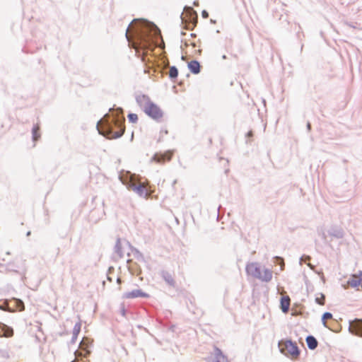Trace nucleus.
<instances>
[{"instance_id":"nucleus-37","label":"nucleus","mask_w":362,"mask_h":362,"mask_svg":"<svg viewBox=\"0 0 362 362\" xmlns=\"http://www.w3.org/2000/svg\"><path fill=\"white\" fill-rule=\"evenodd\" d=\"M253 136V132L252 131H250L247 134V137H252Z\"/></svg>"},{"instance_id":"nucleus-25","label":"nucleus","mask_w":362,"mask_h":362,"mask_svg":"<svg viewBox=\"0 0 362 362\" xmlns=\"http://www.w3.org/2000/svg\"><path fill=\"white\" fill-rule=\"evenodd\" d=\"M134 257L139 262H144V255L140 252L138 250L134 249L133 250Z\"/></svg>"},{"instance_id":"nucleus-20","label":"nucleus","mask_w":362,"mask_h":362,"mask_svg":"<svg viewBox=\"0 0 362 362\" xmlns=\"http://www.w3.org/2000/svg\"><path fill=\"white\" fill-rule=\"evenodd\" d=\"M305 340H306L308 347L310 350H315L317 347L318 341L316 339V338L315 337H313V335L308 336L306 337Z\"/></svg>"},{"instance_id":"nucleus-34","label":"nucleus","mask_w":362,"mask_h":362,"mask_svg":"<svg viewBox=\"0 0 362 362\" xmlns=\"http://www.w3.org/2000/svg\"><path fill=\"white\" fill-rule=\"evenodd\" d=\"M298 30L297 32L296 35H297V37L300 40V34H302L303 36H304V35H303V32L301 31L300 26L299 25H298Z\"/></svg>"},{"instance_id":"nucleus-5","label":"nucleus","mask_w":362,"mask_h":362,"mask_svg":"<svg viewBox=\"0 0 362 362\" xmlns=\"http://www.w3.org/2000/svg\"><path fill=\"white\" fill-rule=\"evenodd\" d=\"M279 347L281 352L293 360L298 358L300 351L297 344L291 339L281 340L279 342Z\"/></svg>"},{"instance_id":"nucleus-30","label":"nucleus","mask_w":362,"mask_h":362,"mask_svg":"<svg viewBox=\"0 0 362 362\" xmlns=\"http://www.w3.org/2000/svg\"><path fill=\"white\" fill-rule=\"evenodd\" d=\"M115 272V268L113 267H110L107 269V279L112 282V279L111 277V274H112Z\"/></svg>"},{"instance_id":"nucleus-15","label":"nucleus","mask_w":362,"mask_h":362,"mask_svg":"<svg viewBox=\"0 0 362 362\" xmlns=\"http://www.w3.org/2000/svg\"><path fill=\"white\" fill-rule=\"evenodd\" d=\"M160 276L168 285L172 287H175L176 282L173 275L170 272L165 270H163L160 272Z\"/></svg>"},{"instance_id":"nucleus-29","label":"nucleus","mask_w":362,"mask_h":362,"mask_svg":"<svg viewBox=\"0 0 362 362\" xmlns=\"http://www.w3.org/2000/svg\"><path fill=\"white\" fill-rule=\"evenodd\" d=\"M315 302L320 305H325V296L324 294H321V296L320 297H316L315 298Z\"/></svg>"},{"instance_id":"nucleus-11","label":"nucleus","mask_w":362,"mask_h":362,"mask_svg":"<svg viewBox=\"0 0 362 362\" xmlns=\"http://www.w3.org/2000/svg\"><path fill=\"white\" fill-rule=\"evenodd\" d=\"M327 233L329 235L337 238L341 239L344 237V230L339 226H332L328 230Z\"/></svg>"},{"instance_id":"nucleus-27","label":"nucleus","mask_w":362,"mask_h":362,"mask_svg":"<svg viewBox=\"0 0 362 362\" xmlns=\"http://www.w3.org/2000/svg\"><path fill=\"white\" fill-rule=\"evenodd\" d=\"M81 322H77L76 323V325H74V329H73V335H78L80 332H81Z\"/></svg>"},{"instance_id":"nucleus-28","label":"nucleus","mask_w":362,"mask_h":362,"mask_svg":"<svg viewBox=\"0 0 362 362\" xmlns=\"http://www.w3.org/2000/svg\"><path fill=\"white\" fill-rule=\"evenodd\" d=\"M129 121L132 123H136L138 121V116L134 113H129L128 115Z\"/></svg>"},{"instance_id":"nucleus-24","label":"nucleus","mask_w":362,"mask_h":362,"mask_svg":"<svg viewBox=\"0 0 362 362\" xmlns=\"http://www.w3.org/2000/svg\"><path fill=\"white\" fill-rule=\"evenodd\" d=\"M274 263L276 264H279L281 266V271H283L285 267L284 258L281 257L276 256L274 257Z\"/></svg>"},{"instance_id":"nucleus-18","label":"nucleus","mask_w":362,"mask_h":362,"mask_svg":"<svg viewBox=\"0 0 362 362\" xmlns=\"http://www.w3.org/2000/svg\"><path fill=\"white\" fill-rule=\"evenodd\" d=\"M115 255H117V259H121L124 256V252L122 247L121 239L118 238L114 248Z\"/></svg>"},{"instance_id":"nucleus-2","label":"nucleus","mask_w":362,"mask_h":362,"mask_svg":"<svg viewBox=\"0 0 362 362\" xmlns=\"http://www.w3.org/2000/svg\"><path fill=\"white\" fill-rule=\"evenodd\" d=\"M125 118L123 110L117 108L112 116L105 115L104 119L97 123V129L100 134L109 139L120 138L125 132Z\"/></svg>"},{"instance_id":"nucleus-35","label":"nucleus","mask_w":362,"mask_h":362,"mask_svg":"<svg viewBox=\"0 0 362 362\" xmlns=\"http://www.w3.org/2000/svg\"><path fill=\"white\" fill-rule=\"evenodd\" d=\"M202 17L204 18H209V13L206 10H204L202 12Z\"/></svg>"},{"instance_id":"nucleus-43","label":"nucleus","mask_w":362,"mask_h":362,"mask_svg":"<svg viewBox=\"0 0 362 362\" xmlns=\"http://www.w3.org/2000/svg\"><path fill=\"white\" fill-rule=\"evenodd\" d=\"M117 283H118V284H120V283H121V279H120V278H118V279H117Z\"/></svg>"},{"instance_id":"nucleus-41","label":"nucleus","mask_w":362,"mask_h":362,"mask_svg":"<svg viewBox=\"0 0 362 362\" xmlns=\"http://www.w3.org/2000/svg\"><path fill=\"white\" fill-rule=\"evenodd\" d=\"M31 235V231H28L26 233V236L28 237Z\"/></svg>"},{"instance_id":"nucleus-42","label":"nucleus","mask_w":362,"mask_h":362,"mask_svg":"<svg viewBox=\"0 0 362 362\" xmlns=\"http://www.w3.org/2000/svg\"><path fill=\"white\" fill-rule=\"evenodd\" d=\"M221 58H222L223 59H227V56H226V54H223V55L221 57Z\"/></svg>"},{"instance_id":"nucleus-21","label":"nucleus","mask_w":362,"mask_h":362,"mask_svg":"<svg viewBox=\"0 0 362 362\" xmlns=\"http://www.w3.org/2000/svg\"><path fill=\"white\" fill-rule=\"evenodd\" d=\"M272 279V272L269 269H264L263 274L261 272L259 280L264 282H269Z\"/></svg>"},{"instance_id":"nucleus-3","label":"nucleus","mask_w":362,"mask_h":362,"mask_svg":"<svg viewBox=\"0 0 362 362\" xmlns=\"http://www.w3.org/2000/svg\"><path fill=\"white\" fill-rule=\"evenodd\" d=\"M136 100L144 112L157 122H160L163 116L162 110L146 95H137Z\"/></svg>"},{"instance_id":"nucleus-22","label":"nucleus","mask_w":362,"mask_h":362,"mask_svg":"<svg viewBox=\"0 0 362 362\" xmlns=\"http://www.w3.org/2000/svg\"><path fill=\"white\" fill-rule=\"evenodd\" d=\"M168 75L170 79L174 81L178 76V69L177 67L175 66H170Z\"/></svg>"},{"instance_id":"nucleus-9","label":"nucleus","mask_w":362,"mask_h":362,"mask_svg":"<svg viewBox=\"0 0 362 362\" xmlns=\"http://www.w3.org/2000/svg\"><path fill=\"white\" fill-rule=\"evenodd\" d=\"M90 354V351L88 349H84V353H81L79 351L76 350L74 352L75 359L71 361V362H89L86 358Z\"/></svg>"},{"instance_id":"nucleus-31","label":"nucleus","mask_w":362,"mask_h":362,"mask_svg":"<svg viewBox=\"0 0 362 362\" xmlns=\"http://www.w3.org/2000/svg\"><path fill=\"white\" fill-rule=\"evenodd\" d=\"M153 159L157 163H163V162H164L165 160V158H164V156L161 155V154H160V155H158V154L154 155Z\"/></svg>"},{"instance_id":"nucleus-13","label":"nucleus","mask_w":362,"mask_h":362,"mask_svg":"<svg viewBox=\"0 0 362 362\" xmlns=\"http://www.w3.org/2000/svg\"><path fill=\"white\" fill-rule=\"evenodd\" d=\"M346 284H347V286H344L345 288H347L349 287L356 288L359 286H361L362 287L361 279H358V274H352L351 276V277L347 281Z\"/></svg>"},{"instance_id":"nucleus-23","label":"nucleus","mask_w":362,"mask_h":362,"mask_svg":"<svg viewBox=\"0 0 362 362\" xmlns=\"http://www.w3.org/2000/svg\"><path fill=\"white\" fill-rule=\"evenodd\" d=\"M185 10L187 11V14L189 15V18L190 20L192 21L194 16H197V12L192 7L186 6L185 7Z\"/></svg>"},{"instance_id":"nucleus-7","label":"nucleus","mask_w":362,"mask_h":362,"mask_svg":"<svg viewBox=\"0 0 362 362\" xmlns=\"http://www.w3.org/2000/svg\"><path fill=\"white\" fill-rule=\"evenodd\" d=\"M349 330L353 335L362 337V318H355L351 320Z\"/></svg>"},{"instance_id":"nucleus-39","label":"nucleus","mask_w":362,"mask_h":362,"mask_svg":"<svg viewBox=\"0 0 362 362\" xmlns=\"http://www.w3.org/2000/svg\"><path fill=\"white\" fill-rule=\"evenodd\" d=\"M193 5L194 6H199V1H194V3H193Z\"/></svg>"},{"instance_id":"nucleus-16","label":"nucleus","mask_w":362,"mask_h":362,"mask_svg":"<svg viewBox=\"0 0 362 362\" xmlns=\"http://www.w3.org/2000/svg\"><path fill=\"white\" fill-rule=\"evenodd\" d=\"M124 296L127 298H148V294L144 293L141 289L133 290L130 292L126 293Z\"/></svg>"},{"instance_id":"nucleus-17","label":"nucleus","mask_w":362,"mask_h":362,"mask_svg":"<svg viewBox=\"0 0 362 362\" xmlns=\"http://www.w3.org/2000/svg\"><path fill=\"white\" fill-rule=\"evenodd\" d=\"M188 68L194 74H197L201 71V65L197 60H192L188 63Z\"/></svg>"},{"instance_id":"nucleus-40","label":"nucleus","mask_w":362,"mask_h":362,"mask_svg":"<svg viewBox=\"0 0 362 362\" xmlns=\"http://www.w3.org/2000/svg\"><path fill=\"white\" fill-rule=\"evenodd\" d=\"M322 238H323L325 240H326V239H327V236H326V235H325V233H322Z\"/></svg>"},{"instance_id":"nucleus-36","label":"nucleus","mask_w":362,"mask_h":362,"mask_svg":"<svg viewBox=\"0 0 362 362\" xmlns=\"http://www.w3.org/2000/svg\"><path fill=\"white\" fill-rule=\"evenodd\" d=\"M77 337H78V335H73L72 336V338H71V340L70 341L71 344H74L77 339Z\"/></svg>"},{"instance_id":"nucleus-10","label":"nucleus","mask_w":362,"mask_h":362,"mask_svg":"<svg viewBox=\"0 0 362 362\" xmlns=\"http://www.w3.org/2000/svg\"><path fill=\"white\" fill-rule=\"evenodd\" d=\"M127 264L128 269L132 274L139 276L141 274V269L137 262L132 259H128Z\"/></svg>"},{"instance_id":"nucleus-19","label":"nucleus","mask_w":362,"mask_h":362,"mask_svg":"<svg viewBox=\"0 0 362 362\" xmlns=\"http://www.w3.org/2000/svg\"><path fill=\"white\" fill-rule=\"evenodd\" d=\"M41 138L40 127L39 123L33 125L32 129V139L34 142L37 141Z\"/></svg>"},{"instance_id":"nucleus-33","label":"nucleus","mask_w":362,"mask_h":362,"mask_svg":"<svg viewBox=\"0 0 362 362\" xmlns=\"http://www.w3.org/2000/svg\"><path fill=\"white\" fill-rule=\"evenodd\" d=\"M18 309L20 310H24V304H23V302L22 300H18Z\"/></svg>"},{"instance_id":"nucleus-6","label":"nucleus","mask_w":362,"mask_h":362,"mask_svg":"<svg viewBox=\"0 0 362 362\" xmlns=\"http://www.w3.org/2000/svg\"><path fill=\"white\" fill-rule=\"evenodd\" d=\"M204 361L206 362H228V358L219 348L214 346L213 352L204 358Z\"/></svg>"},{"instance_id":"nucleus-4","label":"nucleus","mask_w":362,"mask_h":362,"mask_svg":"<svg viewBox=\"0 0 362 362\" xmlns=\"http://www.w3.org/2000/svg\"><path fill=\"white\" fill-rule=\"evenodd\" d=\"M119 179L129 190L134 192L141 197H148V192L144 183L141 182L136 183V177L135 175H132L130 173H127L126 174H120L119 175Z\"/></svg>"},{"instance_id":"nucleus-38","label":"nucleus","mask_w":362,"mask_h":362,"mask_svg":"<svg viewBox=\"0 0 362 362\" xmlns=\"http://www.w3.org/2000/svg\"><path fill=\"white\" fill-rule=\"evenodd\" d=\"M306 127H307L308 130L310 131V129H311V124L309 122L307 123Z\"/></svg>"},{"instance_id":"nucleus-8","label":"nucleus","mask_w":362,"mask_h":362,"mask_svg":"<svg viewBox=\"0 0 362 362\" xmlns=\"http://www.w3.org/2000/svg\"><path fill=\"white\" fill-rule=\"evenodd\" d=\"M246 272L247 274L255 279L261 278V269L257 262H251L246 266Z\"/></svg>"},{"instance_id":"nucleus-32","label":"nucleus","mask_w":362,"mask_h":362,"mask_svg":"<svg viewBox=\"0 0 362 362\" xmlns=\"http://www.w3.org/2000/svg\"><path fill=\"white\" fill-rule=\"evenodd\" d=\"M310 259L311 257L309 255H304L300 259V264H301L303 262L306 263L308 261H310Z\"/></svg>"},{"instance_id":"nucleus-14","label":"nucleus","mask_w":362,"mask_h":362,"mask_svg":"<svg viewBox=\"0 0 362 362\" xmlns=\"http://www.w3.org/2000/svg\"><path fill=\"white\" fill-rule=\"evenodd\" d=\"M13 335V329L12 327L0 322V337H11Z\"/></svg>"},{"instance_id":"nucleus-12","label":"nucleus","mask_w":362,"mask_h":362,"mask_svg":"<svg viewBox=\"0 0 362 362\" xmlns=\"http://www.w3.org/2000/svg\"><path fill=\"white\" fill-rule=\"evenodd\" d=\"M291 305V298L288 295L282 296L280 299V308L284 313L289 311Z\"/></svg>"},{"instance_id":"nucleus-1","label":"nucleus","mask_w":362,"mask_h":362,"mask_svg":"<svg viewBox=\"0 0 362 362\" xmlns=\"http://www.w3.org/2000/svg\"><path fill=\"white\" fill-rule=\"evenodd\" d=\"M151 29L154 30L155 35H160V30L155 24L148 21L139 23L137 19H134L125 34L129 47L135 49L136 56L145 64L151 62L147 58L148 52L154 50L153 40L149 33Z\"/></svg>"},{"instance_id":"nucleus-26","label":"nucleus","mask_w":362,"mask_h":362,"mask_svg":"<svg viewBox=\"0 0 362 362\" xmlns=\"http://www.w3.org/2000/svg\"><path fill=\"white\" fill-rule=\"evenodd\" d=\"M332 318V314L329 313V312H326L323 315H322V324L324 325L325 327H329L328 325H327V322L326 321L327 320H330Z\"/></svg>"}]
</instances>
